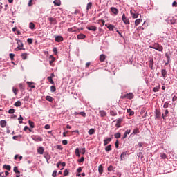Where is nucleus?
<instances>
[{
	"label": "nucleus",
	"mask_w": 177,
	"mask_h": 177,
	"mask_svg": "<svg viewBox=\"0 0 177 177\" xmlns=\"http://www.w3.org/2000/svg\"><path fill=\"white\" fill-rule=\"evenodd\" d=\"M85 148H76L75 153L76 154V156H80V154H85Z\"/></svg>",
	"instance_id": "obj_1"
},
{
	"label": "nucleus",
	"mask_w": 177,
	"mask_h": 177,
	"mask_svg": "<svg viewBox=\"0 0 177 177\" xmlns=\"http://www.w3.org/2000/svg\"><path fill=\"white\" fill-rule=\"evenodd\" d=\"M153 49L158 50V52H162L164 48H162V46L160 45L159 44H155L153 45Z\"/></svg>",
	"instance_id": "obj_2"
},
{
	"label": "nucleus",
	"mask_w": 177,
	"mask_h": 177,
	"mask_svg": "<svg viewBox=\"0 0 177 177\" xmlns=\"http://www.w3.org/2000/svg\"><path fill=\"white\" fill-rule=\"evenodd\" d=\"M32 139L35 140V142H42V140H44L42 137H40L39 136H35V135L32 136Z\"/></svg>",
	"instance_id": "obj_3"
},
{
	"label": "nucleus",
	"mask_w": 177,
	"mask_h": 177,
	"mask_svg": "<svg viewBox=\"0 0 177 177\" xmlns=\"http://www.w3.org/2000/svg\"><path fill=\"white\" fill-rule=\"evenodd\" d=\"M122 20L124 24H129V19L125 17V14L122 15Z\"/></svg>",
	"instance_id": "obj_4"
},
{
	"label": "nucleus",
	"mask_w": 177,
	"mask_h": 177,
	"mask_svg": "<svg viewBox=\"0 0 177 177\" xmlns=\"http://www.w3.org/2000/svg\"><path fill=\"white\" fill-rule=\"evenodd\" d=\"M82 115V117H84V118H85V117H86V113H85V112H80V113H78V112H75L74 113V115H75V117H77V115Z\"/></svg>",
	"instance_id": "obj_5"
},
{
	"label": "nucleus",
	"mask_w": 177,
	"mask_h": 177,
	"mask_svg": "<svg viewBox=\"0 0 177 177\" xmlns=\"http://www.w3.org/2000/svg\"><path fill=\"white\" fill-rule=\"evenodd\" d=\"M48 21H50V24H57V21H56V18L50 17L48 18Z\"/></svg>",
	"instance_id": "obj_6"
},
{
	"label": "nucleus",
	"mask_w": 177,
	"mask_h": 177,
	"mask_svg": "<svg viewBox=\"0 0 177 177\" xmlns=\"http://www.w3.org/2000/svg\"><path fill=\"white\" fill-rule=\"evenodd\" d=\"M122 122V120L121 118L116 120L115 127H117L118 128H121Z\"/></svg>",
	"instance_id": "obj_7"
},
{
	"label": "nucleus",
	"mask_w": 177,
	"mask_h": 177,
	"mask_svg": "<svg viewBox=\"0 0 177 177\" xmlns=\"http://www.w3.org/2000/svg\"><path fill=\"white\" fill-rule=\"evenodd\" d=\"M86 29L88 30L89 31H96L97 30V28L96 26H87Z\"/></svg>",
	"instance_id": "obj_8"
},
{
	"label": "nucleus",
	"mask_w": 177,
	"mask_h": 177,
	"mask_svg": "<svg viewBox=\"0 0 177 177\" xmlns=\"http://www.w3.org/2000/svg\"><path fill=\"white\" fill-rule=\"evenodd\" d=\"M156 118H160L161 117V111L158 109H156Z\"/></svg>",
	"instance_id": "obj_9"
},
{
	"label": "nucleus",
	"mask_w": 177,
	"mask_h": 177,
	"mask_svg": "<svg viewBox=\"0 0 177 177\" xmlns=\"http://www.w3.org/2000/svg\"><path fill=\"white\" fill-rule=\"evenodd\" d=\"M111 12H112V13H113V15H117L119 11H118V9L115 8V7H111Z\"/></svg>",
	"instance_id": "obj_10"
},
{
	"label": "nucleus",
	"mask_w": 177,
	"mask_h": 177,
	"mask_svg": "<svg viewBox=\"0 0 177 177\" xmlns=\"http://www.w3.org/2000/svg\"><path fill=\"white\" fill-rule=\"evenodd\" d=\"M124 97H127V99H133V93H127L126 95H124Z\"/></svg>",
	"instance_id": "obj_11"
},
{
	"label": "nucleus",
	"mask_w": 177,
	"mask_h": 177,
	"mask_svg": "<svg viewBox=\"0 0 177 177\" xmlns=\"http://www.w3.org/2000/svg\"><path fill=\"white\" fill-rule=\"evenodd\" d=\"M106 60V55L104 54H102L100 55V62L103 63Z\"/></svg>",
	"instance_id": "obj_12"
},
{
	"label": "nucleus",
	"mask_w": 177,
	"mask_h": 177,
	"mask_svg": "<svg viewBox=\"0 0 177 177\" xmlns=\"http://www.w3.org/2000/svg\"><path fill=\"white\" fill-rule=\"evenodd\" d=\"M110 142H111V138H108L104 140V146H107V145H109V143H110Z\"/></svg>",
	"instance_id": "obj_13"
},
{
	"label": "nucleus",
	"mask_w": 177,
	"mask_h": 177,
	"mask_svg": "<svg viewBox=\"0 0 177 177\" xmlns=\"http://www.w3.org/2000/svg\"><path fill=\"white\" fill-rule=\"evenodd\" d=\"M63 39H64L63 37H62V36L55 37V41L56 42H62Z\"/></svg>",
	"instance_id": "obj_14"
},
{
	"label": "nucleus",
	"mask_w": 177,
	"mask_h": 177,
	"mask_svg": "<svg viewBox=\"0 0 177 177\" xmlns=\"http://www.w3.org/2000/svg\"><path fill=\"white\" fill-rule=\"evenodd\" d=\"M100 117H106L107 115V113L106 111L101 110L99 111Z\"/></svg>",
	"instance_id": "obj_15"
},
{
	"label": "nucleus",
	"mask_w": 177,
	"mask_h": 177,
	"mask_svg": "<svg viewBox=\"0 0 177 177\" xmlns=\"http://www.w3.org/2000/svg\"><path fill=\"white\" fill-rule=\"evenodd\" d=\"M105 26H106V27H107V28H109V31L114 30V28H115L114 25L109 24V26H107V25H105Z\"/></svg>",
	"instance_id": "obj_16"
},
{
	"label": "nucleus",
	"mask_w": 177,
	"mask_h": 177,
	"mask_svg": "<svg viewBox=\"0 0 177 177\" xmlns=\"http://www.w3.org/2000/svg\"><path fill=\"white\" fill-rule=\"evenodd\" d=\"M149 66L150 68H151V70H153V66H154V61L153 60V59H151L149 60Z\"/></svg>",
	"instance_id": "obj_17"
},
{
	"label": "nucleus",
	"mask_w": 177,
	"mask_h": 177,
	"mask_svg": "<svg viewBox=\"0 0 177 177\" xmlns=\"http://www.w3.org/2000/svg\"><path fill=\"white\" fill-rule=\"evenodd\" d=\"M131 133V130H127L122 137V139H125V138H127V136H128V135H129Z\"/></svg>",
	"instance_id": "obj_18"
},
{
	"label": "nucleus",
	"mask_w": 177,
	"mask_h": 177,
	"mask_svg": "<svg viewBox=\"0 0 177 177\" xmlns=\"http://www.w3.org/2000/svg\"><path fill=\"white\" fill-rule=\"evenodd\" d=\"M44 149L42 147H39L37 149V152L39 154H44Z\"/></svg>",
	"instance_id": "obj_19"
},
{
	"label": "nucleus",
	"mask_w": 177,
	"mask_h": 177,
	"mask_svg": "<svg viewBox=\"0 0 177 177\" xmlns=\"http://www.w3.org/2000/svg\"><path fill=\"white\" fill-rule=\"evenodd\" d=\"M53 3H54L55 6H60V5L62 4L60 0H55L53 1Z\"/></svg>",
	"instance_id": "obj_20"
},
{
	"label": "nucleus",
	"mask_w": 177,
	"mask_h": 177,
	"mask_svg": "<svg viewBox=\"0 0 177 177\" xmlns=\"http://www.w3.org/2000/svg\"><path fill=\"white\" fill-rule=\"evenodd\" d=\"M161 73L163 78H167V71L165 69H162Z\"/></svg>",
	"instance_id": "obj_21"
},
{
	"label": "nucleus",
	"mask_w": 177,
	"mask_h": 177,
	"mask_svg": "<svg viewBox=\"0 0 177 177\" xmlns=\"http://www.w3.org/2000/svg\"><path fill=\"white\" fill-rule=\"evenodd\" d=\"M33 82H27V84L28 85L29 88H32V89H34L35 88V86L33 85Z\"/></svg>",
	"instance_id": "obj_22"
},
{
	"label": "nucleus",
	"mask_w": 177,
	"mask_h": 177,
	"mask_svg": "<svg viewBox=\"0 0 177 177\" xmlns=\"http://www.w3.org/2000/svg\"><path fill=\"white\" fill-rule=\"evenodd\" d=\"M98 172H99V174H100V175H102V174H103V165H100L98 167Z\"/></svg>",
	"instance_id": "obj_23"
},
{
	"label": "nucleus",
	"mask_w": 177,
	"mask_h": 177,
	"mask_svg": "<svg viewBox=\"0 0 177 177\" xmlns=\"http://www.w3.org/2000/svg\"><path fill=\"white\" fill-rule=\"evenodd\" d=\"M50 59H51V60L50 61V66H52V64H53V62H55V60H56V58H55L53 57V55H50Z\"/></svg>",
	"instance_id": "obj_24"
},
{
	"label": "nucleus",
	"mask_w": 177,
	"mask_h": 177,
	"mask_svg": "<svg viewBox=\"0 0 177 177\" xmlns=\"http://www.w3.org/2000/svg\"><path fill=\"white\" fill-rule=\"evenodd\" d=\"M0 125L1 128H5L6 127V122L5 120H1Z\"/></svg>",
	"instance_id": "obj_25"
},
{
	"label": "nucleus",
	"mask_w": 177,
	"mask_h": 177,
	"mask_svg": "<svg viewBox=\"0 0 177 177\" xmlns=\"http://www.w3.org/2000/svg\"><path fill=\"white\" fill-rule=\"evenodd\" d=\"M3 168L4 169H6L7 171H10V169H11V167H10V165H4L3 166Z\"/></svg>",
	"instance_id": "obj_26"
},
{
	"label": "nucleus",
	"mask_w": 177,
	"mask_h": 177,
	"mask_svg": "<svg viewBox=\"0 0 177 177\" xmlns=\"http://www.w3.org/2000/svg\"><path fill=\"white\" fill-rule=\"evenodd\" d=\"M19 42L21 44H18V46H19V47H17V49H19V50H24V48H20V47H23V43H21V41H19L17 42V44H19Z\"/></svg>",
	"instance_id": "obj_27"
},
{
	"label": "nucleus",
	"mask_w": 177,
	"mask_h": 177,
	"mask_svg": "<svg viewBox=\"0 0 177 177\" xmlns=\"http://www.w3.org/2000/svg\"><path fill=\"white\" fill-rule=\"evenodd\" d=\"M85 37L86 36L84 34H79L77 35V39H84Z\"/></svg>",
	"instance_id": "obj_28"
},
{
	"label": "nucleus",
	"mask_w": 177,
	"mask_h": 177,
	"mask_svg": "<svg viewBox=\"0 0 177 177\" xmlns=\"http://www.w3.org/2000/svg\"><path fill=\"white\" fill-rule=\"evenodd\" d=\"M110 115H112V117H115V115H117V111L110 110Z\"/></svg>",
	"instance_id": "obj_29"
},
{
	"label": "nucleus",
	"mask_w": 177,
	"mask_h": 177,
	"mask_svg": "<svg viewBox=\"0 0 177 177\" xmlns=\"http://www.w3.org/2000/svg\"><path fill=\"white\" fill-rule=\"evenodd\" d=\"M46 100H48V102H53V97L50 95L46 96Z\"/></svg>",
	"instance_id": "obj_30"
},
{
	"label": "nucleus",
	"mask_w": 177,
	"mask_h": 177,
	"mask_svg": "<svg viewBox=\"0 0 177 177\" xmlns=\"http://www.w3.org/2000/svg\"><path fill=\"white\" fill-rule=\"evenodd\" d=\"M29 28H30V30H34V28H35V24H34L32 22H30L29 24Z\"/></svg>",
	"instance_id": "obj_31"
},
{
	"label": "nucleus",
	"mask_w": 177,
	"mask_h": 177,
	"mask_svg": "<svg viewBox=\"0 0 177 177\" xmlns=\"http://www.w3.org/2000/svg\"><path fill=\"white\" fill-rule=\"evenodd\" d=\"M160 88H161V86L158 85V86L153 88V92H158Z\"/></svg>",
	"instance_id": "obj_32"
},
{
	"label": "nucleus",
	"mask_w": 177,
	"mask_h": 177,
	"mask_svg": "<svg viewBox=\"0 0 177 177\" xmlns=\"http://www.w3.org/2000/svg\"><path fill=\"white\" fill-rule=\"evenodd\" d=\"M28 124L30 125V127L32 128H35V125L34 124V122L31 121V120H28Z\"/></svg>",
	"instance_id": "obj_33"
},
{
	"label": "nucleus",
	"mask_w": 177,
	"mask_h": 177,
	"mask_svg": "<svg viewBox=\"0 0 177 177\" xmlns=\"http://www.w3.org/2000/svg\"><path fill=\"white\" fill-rule=\"evenodd\" d=\"M98 21V24H101V27H103V26H104V20L103 19H100L97 21Z\"/></svg>",
	"instance_id": "obj_34"
},
{
	"label": "nucleus",
	"mask_w": 177,
	"mask_h": 177,
	"mask_svg": "<svg viewBox=\"0 0 177 177\" xmlns=\"http://www.w3.org/2000/svg\"><path fill=\"white\" fill-rule=\"evenodd\" d=\"M14 106H15L16 107H20V106H21V102L20 101H17L14 104Z\"/></svg>",
	"instance_id": "obj_35"
},
{
	"label": "nucleus",
	"mask_w": 177,
	"mask_h": 177,
	"mask_svg": "<svg viewBox=\"0 0 177 177\" xmlns=\"http://www.w3.org/2000/svg\"><path fill=\"white\" fill-rule=\"evenodd\" d=\"M89 9H92V2H89V3L87 4L86 10H89Z\"/></svg>",
	"instance_id": "obj_36"
},
{
	"label": "nucleus",
	"mask_w": 177,
	"mask_h": 177,
	"mask_svg": "<svg viewBox=\"0 0 177 177\" xmlns=\"http://www.w3.org/2000/svg\"><path fill=\"white\" fill-rule=\"evenodd\" d=\"M88 135H93V133H95V129H91L88 130Z\"/></svg>",
	"instance_id": "obj_37"
},
{
	"label": "nucleus",
	"mask_w": 177,
	"mask_h": 177,
	"mask_svg": "<svg viewBox=\"0 0 177 177\" xmlns=\"http://www.w3.org/2000/svg\"><path fill=\"white\" fill-rule=\"evenodd\" d=\"M21 59L23 60H27V53H23L21 54Z\"/></svg>",
	"instance_id": "obj_38"
},
{
	"label": "nucleus",
	"mask_w": 177,
	"mask_h": 177,
	"mask_svg": "<svg viewBox=\"0 0 177 177\" xmlns=\"http://www.w3.org/2000/svg\"><path fill=\"white\" fill-rule=\"evenodd\" d=\"M140 21H142L140 19H136L135 21V26H139V24H140Z\"/></svg>",
	"instance_id": "obj_39"
},
{
	"label": "nucleus",
	"mask_w": 177,
	"mask_h": 177,
	"mask_svg": "<svg viewBox=\"0 0 177 177\" xmlns=\"http://www.w3.org/2000/svg\"><path fill=\"white\" fill-rule=\"evenodd\" d=\"M47 80H48L50 84H55V82H53V80L52 79V76H49L47 77Z\"/></svg>",
	"instance_id": "obj_40"
},
{
	"label": "nucleus",
	"mask_w": 177,
	"mask_h": 177,
	"mask_svg": "<svg viewBox=\"0 0 177 177\" xmlns=\"http://www.w3.org/2000/svg\"><path fill=\"white\" fill-rule=\"evenodd\" d=\"M168 113H169L168 109H166L165 111V114H162V118L165 119V117H167V115H168Z\"/></svg>",
	"instance_id": "obj_41"
},
{
	"label": "nucleus",
	"mask_w": 177,
	"mask_h": 177,
	"mask_svg": "<svg viewBox=\"0 0 177 177\" xmlns=\"http://www.w3.org/2000/svg\"><path fill=\"white\" fill-rule=\"evenodd\" d=\"M13 171L15 174H20V171H19V169L17 168V167H14Z\"/></svg>",
	"instance_id": "obj_42"
},
{
	"label": "nucleus",
	"mask_w": 177,
	"mask_h": 177,
	"mask_svg": "<svg viewBox=\"0 0 177 177\" xmlns=\"http://www.w3.org/2000/svg\"><path fill=\"white\" fill-rule=\"evenodd\" d=\"M133 133L134 135H136L137 133H139V129H138V128L134 129L133 131Z\"/></svg>",
	"instance_id": "obj_43"
},
{
	"label": "nucleus",
	"mask_w": 177,
	"mask_h": 177,
	"mask_svg": "<svg viewBox=\"0 0 177 177\" xmlns=\"http://www.w3.org/2000/svg\"><path fill=\"white\" fill-rule=\"evenodd\" d=\"M115 139H120V138H121V133H115Z\"/></svg>",
	"instance_id": "obj_44"
},
{
	"label": "nucleus",
	"mask_w": 177,
	"mask_h": 177,
	"mask_svg": "<svg viewBox=\"0 0 177 177\" xmlns=\"http://www.w3.org/2000/svg\"><path fill=\"white\" fill-rule=\"evenodd\" d=\"M50 91H51V92H56V86H50Z\"/></svg>",
	"instance_id": "obj_45"
},
{
	"label": "nucleus",
	"mask_w": 177,
	"mask_h": 177,
	"mask_svg": "<svg viewBox=\"0 0 177 177\" xmlns=\"http://www.w3.org/2000/svg\"><path fill=\"white\" fill-rule=\"evenodd\" d=\"M68 32H75V29H74V28H68Z\"/></svg>",
	"instance_id": "obj_46"
},
{
	"label": "nucleus",
	"mask_w": 177,
	"mask_h": 177,
	"mask_svg": "<svg viewBox=\"0 0 177 177\" xmlns=\"http://www.w3.org/2000/svg\"><path fill=\"white\" fill-rule=\"evenodd\" d=\"M18 121L19 124H23V118L21 117V115H20V117L18 118Z\"/></svg>",
	"instance_id": "obj_47"
},
{
	"label": "nucleus",
	"mask_w": 177,
	"mask_h": 177,
	"mask_svg": "<svg viewBox=\"0 0 177 177\" xmlns=\"http://www.w3.org/2000/svg\"><path fill=\"white\" fill-rule=\"evenodd\" d=\"M68 174H69L68 170L67 169H66L64 170V176H67L68 175Z\"/></svg>",
	"instance_id": "obj_48"
},
{
	"label": "nucleus",
	"mask_w": 177,
	"mask_h": 177,
	"mask_svg": "<svg viewBox=\"0 0 177 177\" xmlns=\"http://www.w3.org/2000/svg\"><path fill=\"white\" fill-rule=\"evenodd\" d=\"M106 151H110V150H111V145H108L106 148H105Z\"/></svg>",
	"instance_id": "obj_49"
},
{
	"label": "nucleus",
	"mask_w": 177,
	"mask_h": 177,
	"mask_svg": "<svg viewBox=\"0 0 177 177\" xmlns=\"http://www.w3.org/2000/svg\"><path fill=\"white\" fill-rule=\"evenodd\" d=\"M131 15H132V17H133V19H138V16H139V15H138V14H133V13H132L131 12Z\"/></svg>",
	"instance_id": "obj_50"
},
{
	"label": "nucleus",
	"mask_w": 177,
	"mask_h": 177,
	"mask_svg": "<svg viewBox=\"0 0 177 177\" xmlns=\"http://www.w3.org/2000/svg\"><path fill=\"white\" fill-rule=\"evenodd\" d=\"M27 42H28V45H31V44H32V39L28 38L27 39Z\"/></svg>",
	"instance_id": "obj_51"
},
{
	"label": "nucleus",
	"mask_w": 177,
	"mask_h": 177,
	"mask_svg": "<svg viewBox=\"0 0 177 177\" xmlns=\"http://www.w3.org/2000/svg\"><path fill=\"white\" fill-rule=\"evenodd\" d=\"M9 56H10V58L11 59V60H15V54L10 53Z\"/></svg>",
	"instance_id": "obj_52"
},
{
	"label": "nucleus",
	"mask_w": 177,
	"mask_h": 177,
	"mask_svg": "<svg viewBox=\"0 0 177 177\" xmlns=\"http://www.w3.org/2000/svg\"><path fill=\"white\" fill-rule=\"evenodd\" d=\"M32 2H34V0H29L28 6H32Z\"/></svg>",
	"instance_id": "obj_53"
},
{
	"label": "nucleus",
	"mask_w": 177,
	"mask_h": 177,
	"mask_svg": "<svg viewBox=\"0 0 177 177\" xmlns=\"http://www.w3.org/2000/svg\"><path fill=\"white\" fill-rule=\"evenodd\" d=\"M57 175V171L55 170L53 174H52V176L53 177H56Z\"/></svg>",
	"instance_id": "obj_54"
},
{
	"label": "nucleus",
	"mask_w": 177,
	"mask_h": 177,
	"mask_svg": "<svg viewBox=\"0 0 177 177\" xmlns=\"http://www.w3.org/2000/svg\"><path fill=\"white\" fill-rule=\"evenodd\" d=\"M13 93H15V95H17V92H19V90H17L15 88H12Z\"/></svg>",
	"instance_id": "obj_55"
},
{
	"label": "nucleus",
	"mask_w": 177,
	"mask_h": 177,
	"mask_svg": "<svg viewBox=\"0 0 177 177\" xmlns=\"http://www.w3.org/2000/svg\"><path fill=\"white\" fill-rule=\"evenodd\" d=\"M53 52L55 53V55H57V48L56 47L53 48Z\"/></svg>",
	"instance_id": "obj_56"
},
{
	"label": "nucleus",
	"mask_w": 177,
	"mask_h": 177,
	"mask_svg": "<svg viewBox=\"0 0 177 177\" xmlns=\"http://www.w3.org/2000/svg\"><path fill=\"white\" fill-rule=\"evenodd\" d=\"M9 114H13L15 113V110L13 109H10L8 111Z\"/></svg>",
	"instance_id": "obj_57"
},
{
	"label": "nucleus",
	"mask_w": 177,
	"mask_h": 177,
	"mask_svg": "<svg viewBox=\"0 0 177 177\" xmlns=\"http://www.w3.org/2000/svg\"><path fill=\"white\" fill-rule=\"evenodd\" d=\"M119 145H120V142H118V140H116V142H115V146L116 149H118Z\"/></svg>",
	"instance_id": "obj_58"
},
{
	"label": "nucleus",
	"mask_w": 177,
	"mask_h": 177,
	"mask_svg": "<svg viewBox=\"0 0 177 177\" xmlns=\"http://www.w3.org/2000/svg\"><path fill=\"white\" fill-rule=\"evenodd\" d=\"M84 156L81 157L80 159L78 160V162H84Z\"/></svg>",
	"instance_id": "obj_59"
},
{
	"label": "nucleus",
	"mask_w": 177,
	"mask_h": 177,
	"mask_svg": "<svg viewBox=\"0 0 177 177\" xmlns=\"http://www.w3.org/2000/svg\"><path fill=\"white\" fill-rule=\"evenodd\" d=\"M108 171L109 172H111V171H113V166L110 165L109 167H108Z\"/></svg>",
	"instance_id": "obj_60"
},
{
	"label": "nucleus",
	"mask_w": 177,
	"mask_h": 177,
	"mask_svg": "<svg viewBox=\"0 0 177 177\" xmlns=\"http://www.w3.org/2000/svg\"><path fill=\"white\" fill-rule=\"evenodd\" d=\"M163 107L164 109H168V102H165Z\"/></svg>",
	"instance_id": "obj_61"
},
{
	"label": "nucleus",
	"mask_w": 177,
	"mask_h": 177,
	"mask_svg": "<svg viewBox=\"0 0 177 177\" xmlns=\"http://www.w3.org/2000/svg\"><path fill=\"white\" fill-rule=\"evenodd\" d=\"M44 128H45V129H50V125H49V124H46V125L44 126Z\"/></svg>",
	"instance_id": "obj_62"
},
{
	"label": "nucleus",
	"mask_w": 177,
	"mask_h": 177,
	"mask_svg": "<svg viewBox=\"0 0 177 177\" xmlns=\"http://www.w3.org/2000/svg\"><path fill=\"white\" fill-rule=\"evenodd\" d=\"M172 6L174 8H177V2L176 1H174L172 3Z\"/></svg>",
	"instance_id": "obj_63"
},
{
	"label": "nucleus",
	"mask_w": 177,
	"mask_h": 177,
	"mask_svg": "<svg viewBox=\"0 0 177 177\" xmlns=\"http://www.w3.org/2000/svg\"><path fill=\"white\" fill-rule=\"evenodd\" d=\"M0 176L1 177H6V176H5V173L4 172H1L0 173Z\"/></svg>",
	"instance_id": "obj_64"
}]
</instances>
